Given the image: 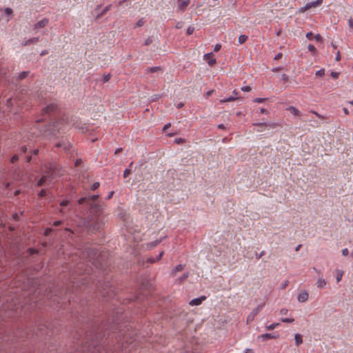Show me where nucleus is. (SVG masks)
Here are the masks:
<instances>
[{
	"label": "nucleus",
	"mask_w": 353,
	"mask_h": 353,
	"mask_svg": "<svg viewBox=\"0 0 353 353\" xmlns=\"http://www.w3.org/2000/svg\"><path fill=\"white\" fill-rule=\"evenodd\" d=\"M322 3L323 0H316L315 1L308 2L303 7L300 8L299 12H304L305 11L311 8H314L320 6L321 4H322Z\"/></svg>",
	"instance_id": "nucleus-1"
},
{
	"label": "nucleus",
	"mask_w": 353,
	"mask_h": 353,
	"mask_svg": "<svg viewBox=\"0 0 353 353\" xmlns=\"http://www.w3.org/2000/svg\"><path fill=\"white\" fill-rule=\"evenodd\" d=\"M190 4V0H178L177 9L180 12H184Z\"/></svg>",
	"instance_id": "nucleus-2"
},
{
	"label": "nucleus",
	"mask_w": 353,
	"mask_h": 353,
	"mask_svg": "<svg viewBox=\"0 0 353 353\" xmlns=\"http://www.w3.org/2000/svg\"><path fill=\"white\" fill-rule=\"evenodd\" d=\"M204 57L206 59L208 63L210 65H214L216 63V59L213 58L212 52L207 53L204 55Z\"/></svg>",
	"instance_id": "nucleus-3"
},
{
	"label": "nucleus",
	"mask_w": 353,
	"mask_h": 353,
	"mask_svg": "<svg viewBox=\"0 0 353 353\" xmlns=\"http://www.w3.org/2000/svg\"><path fill=\"white\" fill-rule=\"evenodd\" d=\"M309 295L307 292L303 291L299 293L297 296V299L299 302L303 303L305 302L308 299Z\"/></svg>",
	"instance_id": "nucleus-4"
},
{
	"label": "nucleus",
	"mask_w": 353,
	"mask_h": 353,
	"mask_svg": "<svg viewBox=\"0 0 353 353\" xmlns=\"http://www.w3.org/2000/svg\"><path fill=\"white\" fill-rule=\"evenodd\" d=\"M205 298L206 297L205 296H202L194 299L190 301L189 304L190 305H199L205 299Z\"/></svg>",
	"instance_id": "nucleus-5"
},
{
	"label": "nucleus",
	"mask_w": 353,
	"mask_h": 353,
	"mask_svg": "<svg viewBox=\"0 0 353 353\" xmlns=\"http://www.w3.org/2000/svg\"><path fill=\"white\" fill-rule=\"evenodd\" d=\"M48 23V19H43L34 24V29L41 28L46 26Z\"/></svg>",
	"instance_id": "nucleus-6"
},
{
	"label": "nucleus",
	"mask_w": 353,
	"mask_h": 353,
	"mask_svg": "<svg viewBox=\"0 0 353 353\" xmlns=\"http://www.w3.org/2000/svg\"><path fill=\"white\" fill-rule=\"evenodd\" d=\"M239 99L238 97L236 96H231L227 98H224L220 100L221 103H224L227 102L234 101L235 100H237Z\"/></svg>",
	"instance_id": "nucleus-7"
},
{
	"label": "nucleus",
	"mask_w": 353,
	"mask_h": 353,
	"mask_svg": "<svg viewBox=\"0 0 353 353\" xmlns=\"http://www.w3.org/2000/svg\"><path fill=\"white\" fill-rule=\"evenodd\" d=\"M278 336H279L278 335L274 336L272 334L266 333V334H261V336H259V338L262 340H264V339H274V338L276 339V338H278Z\"/></svg>",
	"instance_id": "nucleus-8"
},
{
	"label": "nucleus",
	"mask_w": 353,
	"mask_h": 353,
	"mask_svg": "<svg viewBox=\"0 0 353 353\" xmlns=\"http://www.w3.org/2000/svg\"><path fill=\"white\" fill-rule=\"evenodd\" d=\"M326 285V281L323 278H319L316 281V286L318 288H325Z\"/></svg>",
	"instance_id": "nucleus-9"
},
{
	"label": "nucleus",
	"mask_w": 353,
	"mask_h": 353,
	"mask_svg": "<svg viewBox=\"0 0 353 353\" xmlns=\"http://www.w3.org/2000/svg\"><path fill=\"white\" fill-rule=\"evenodd\" d=\"M188 276L189 274L188 272L183 274L182 276H181L180 278L177 279L175 281V283L177 284L181 283L184 280H185L188 277Z\"/></svg>",
	"instance_id": "nucleus-10"
},
{
	"label": "nucleus",
	"mask_w": 353,
	"mask_h": 353,
	"mask_svg": "<svg viewBox=\"0 0 353 353\" xmlns=\"http://www.w3.org/2000/svg\"><path fill=\"white\" fill-rule=\"evenodd\" d=\"M288 110H290L291 112V113L295 116H297L299 114V111L295 106H290L288 108Z\"/></svg>",
	"instance_id": "nucleus-11"
},
{
	"label": "nucleus",
	"mask_w": 353,
	"mask_h": 353,
	"mask_svg": "<svg viewBox=\"0 0 353 353\" xmlns=\"http://www.w3.org/2000/svg\"><path fill=\"white\" fill-rule=\"evenodd\" d=\"M183 265H181V264L177 265H176V267L172 270V271L171 274H172V275H174V274H176V272H180V271L183 270Z\"/></svg>",
	"instance_id": "nucleus-12"
},
{
	"label": "nucleus",
	"mask_w": 353,
	"mask_h": 353,
	"mask_svg": "<svg viewBox=\"0 0 353 353\" xmlns=\"http://www.w3.org/2000/svg\"><path fill=\"white\" fill-rule=\"evenodd\" d=\"M294 339H295V341H296V344L297 345H300L303 342L302 336H301V334H295Z\"/></svg>",
	"instance_id": "nucleus-13"
},
{
	"label": "nucleus",
	"mask_w": 353,
	"mask_h": 353,
	"mask_svg": "<svg viewBox=\"0 0 353 353\" xmlns=\"http://www.w3.org/2000/svg\"><path fill=\"white\" fill-rule=\"evenodd\" d=\"M343 271L341 270H338L336 271V282L339 283L342 277H343Z\"/></svg>",
	"instance_id": "nucleus-14"
},
{
	"label": "nucleus",
	"mask_w": 353,
	"mask_h": 353,
	"mask_svg": "<svg viewBox=\"0 0 353 353\" xmlns=\"http://www.w3.org/2000/svg\"><path fill=\"white\" fill-rule=\"evenodd\" d=\"M248 39V36H246L245 34H241L239 36V43L240 44H242L243 43H245Z\"/></svg>",
	"instance_id": "nucleus-15"
},
{
	"label": "nucleus",
	"mask_w": 353,
	"mask_h": 353,
	"mask_svg": "<svg viewBox=\"0 0 353 353\" xmlns=\"http://www.w3.org/2000/svg\"><path fill=\"white\" fill-rule=\"evenodd\" d=\"M161 70V68L160 67H152V68H148L146 71L148 72H157V71H159Z\"/></svg>",
	"instance_id": "nucleus-16"
},
{
	"label": "nucleus",
	"mask_w": 353,
	"mask_h": 353,
	"mask_svg": "<svg viewBox=\"0 0 353 353\" xmlns=\"http://www.w3.org/2000/svg\"><path fill=\"white\" fill-rule=\"evenodd\" d=\"M307 48H308L309 51H310L313 53V54H316V49L314 46H313L312 44H309L307 46Z\"/></svg>",
	"instance_id": "nucleus-17"
},
{
	"label": "nucleus",
	"mask_w": 353,
	"mask_h": 353,
	"mask_svg": "<svg viewBox=\"0 0 353 353\" xmlns=\"http://www.w3.org/2000/svg\"><path fill=\"white\" fill-rule=\"evenodd\" d=\"M46 176H43L38 181H37V185L38 186H41L43 183L46 181Z\"/></svg>",
	"instance_id": "nucleus-18"
},
{
	"label": "nucleus",
	"mask_w": 353,
	"mask_h": 353,
	"mask_svg": "<svg viewBox=\"0 0 353 353\" xmlns=\"http://www.w3.org/2000/svg\"><path fill=\"white\" fill-rule=\"evenodd\" d=\"M279 325V323H272V324L268 325L266 328L268 330H272L274 329L275 327H276Z\"/></svg>",
	"instance_id": "nucleus-19"
},
{
	"label": "nucleus",
	"mask_w": 353,
	"mask_h": 353,
	"mask_svg": "<svg viewBox=\"0 0 353 353\" xmlns=\"http://www.w3.org/2000/svg\"><path fill=\"white\" fill-rule=\"evenodd\" d=\"M281 321L284 323H293L294 321V319H293V318H281Z\"/></svg>",
	"instance_id": "nucleus-20"
},
{
	"label": "nucleus",
	"mask_w": 353,
	"mask_h": 353,
	"mask_svg": "<svg viewBox=\"0 0 353 353\" xmlns=\"http://www.w3.org/2000/svg\"><path fill=\"white\" fill-rule=\"evenodd\" d=\"M145 23V20L143 18L140 19L137 23L135 26L136 27H141Z\"/></svg>",
	"instance_id": "nucleus-21"
},
{
	"label": "nucleus",
	"mask_w": 353,
	"mask_h": 353,
	"mask_svg": "<svg viewBox=\"0 0 353 353\" xmlns=\"http://www.w3.org/2000/svg\"><path fill=\"white\" fill-rule=\"evenodd\" d=\"M163 254V252L162 251V252H161L159 253V254L158 255V256H157V259H150V260H149V261H150L151 263H154V262H155L156 261H159V260H160V259H161V257H162Z\"/></svg>",
	"instance_id": "nucleus-22"
},
{
	"label": "nucleus",
	"mask_w": 353,
	"mask_h": 353,
	"mask_svg": "<svg viewBox=\"0 0 353 353\" xmlns=\"http://www.w3.org/2000/svg\"><path fill=\"white\" fill-rule=\"evenodd\" d=\"M241 90L243 91V92H250L251 91L252 88L250 85H245V86H242Z\"/></svg>",
	"instance_id": "nucleus-23"
},
{
	"label": "nucleus",
	"mask_w": 353,
	"mask_h": 353,
	"mask_svg": "<svg viewBox=\"0 0 353 353\" xmlns=\"http://www.w3.org/2000/svg\"><path fill=\"white\" fill-rule=\"evenodd\" d=\"M194 31V28L192 26H189L187 28V34L190 35L193 33Z\"/></svg>",
	"instance_id": "nucleus-24"
},
{
	"label": "nucleus",
	"mask_w": 353,
	"mask_h": 353,
	"mask_svg": "<svg viewBox=\"0 0 353 353\" xmlns=\"http://www.w3.org/2000/svg\"><path fill=\"white\" fill-rule=\"evenodd\" d=\"M325 74V70L321 69L316 72V75L319 77H323Z\"/></svg>",
	"instance_id": "nucleus-25"
},
{
	"label": "nucleus",
	"mask_w": 353,
	"mask_h": 353,
	"mask_svg": "<svg viewBox=\"0 0 353 353\" xmlns=\"http://www.w3.org/2000/svg\"><path fill=\"white\" fill-rule=\"evenodd\" d=\"M265 100H266L265 98H255L254 99V102L259 103L264 102Z\"/></svg>",
	"instance_id": "nucleus-26"
},
{
	"label": "nucleus",
	"mask_w": 353,
	"mask_h": 353,
	"mask_svg": "<svg viewBox=\"0 0 353 353\" xmlns=\"http://www.w3.org/2000/svg\"><path fill=\"white\" fill-rule=\"evenodd\" d=\"M312 113L314 114L316 116H317L319 118L321 119H325V117L323 116L322 114L318 113L317 112L314 111V110H311L310 111Z\"/></svg>",
	"instance_id": "nucleus-27"
},
{
	"label": "nucleus",
	"mask_w": 353,
	"mask_h": 353,
	"mask_svg": "<svg viewBox=\"0 0 353 353\" xmlns=\"http://www.w3.org/2000/svg\"><path fill=\"white\" fill-rule=\"evenodd\" d=\"M99 182H94L92 186H91V189L94 190L96 189H97L99 187Z\"/></svg>",
	"instance_id": "nucleus-28"
},
{
	"label": "nucleus",
	"mask_w": 353,
	"mask_h": 353,
	"mask_svg": "<svg viewBox=\"0 0 353 353\" xmlns=\"http://www.w3.org/2000/svg\"><path fill=\"white\" fill-rule=\"evenodd\" d=\"M18 160H19V157H18V155L15 154L11 158L10 161L12 163H14V162L17 161Z\"/></svg>",
	"instance_id": "nucleus-29"
},
{
	"label": "nucleus",
	"mask_w": 353,
	"mask_h": 353,
	"mask_svg": "<svg viewBox=\"0 0 353 353\" xmlns=\"http://www.w3.org/2000/svg\"><path fill=\"white\" fill-rule=\"evenodd\" d=\"M46 194V191L44 189H42L38 194L39 196L41 197Z\"/></svg>",
	"instance_id": "nucleus-30"
},
{
	"label": "nucleus",
	"mask_w": 353,
	"mask_h": 353,
	"mask_svg": "<svg viewBox=\"0 0 353 353\" xmlns=\"http://www.w3.org/2000/svg\"><path fill=\"white\" fill-rule=\"evenodd\" d=\"M52 232V228H47L45 231H44V235L45 236H48L49 235V234Z\"/></svg>",
	"instance_id": "nucleus-31"
},
{
	"label": "nucleus",
	"mask_w": 353,
	"mask_h": 353,
	"mask_svg": "<svg viewBox=\"0 0 353 353\" xmlns=\"http://www.w3.org/2000/svg\"><path fill=\"white\" fill-rule=\"evenodd\" d=\"M130 174V169H125L123 172V176L126 177Z\"/></svg>",
	"instance_id": "nucleus-32"
},
{
	"label": "nucleus",
	"mask_w": 353,
	"mask_h": 353,
	"mask_svg": "<svg viewBox=\"0 0 353 353\" xmlns=\"http://www.w3.org/2000/svg\"><path fill=\"white\" fill-rule=\"evenodd\" d=\"M281 78H282V79H283L284 81H285V82H287V81H289V77H288V76L287 74H282V76H281Z\"/></svg>",
	"instance_id": "nucleus-33"
},
{
	"label": "nucleus",
	"mask_w": 353,
	"mask_h": 353,
	"mask_svg": "<svg viewBox=\"0 0 353 353\" xmlns=\"http://www.w3.org/2000/svg\"><path fill=\"white\" fill-rule=\"evenodd\" d=\"M183 22H182V21H179V22H177V23H176V26H175V28H177V29H179V28H182V27H183Z\"/></svg>",
	"instance_id": "nucleus-34"
},
{
	"label": "nucleus",
	"mask_w": 353,
	"mask_h": 353,
	"mask_svg": "<svg viewBox=\"0 0 353 353\" xmlns=\"http://www.w3.org/2000/svg\"><path fill=\"white\" fill-rule=\"evenodd\" d=\"M339 74L338 72H331V76L334 78V79H337L339 77Z\"/></svg>",
	"instance_id": "nucleus-35"
},
{
	"label": "nucleus",
	"mask_w": 353,
	"mask_h": 353,
	"mask_svg": "<svg viewBox=\"0 0 353 353\" xmlns=\"http://www.w3.org/2000/svg\"><path fill=\"white\" fill-rule=\"evenodd\" d=\"M39 40V38L37 37V38H34L32 39H30L28 41H27L26 43H25V45H27L28 43H30V42H34V41H37Z\"/></svg>",
	"instance_id": "nucleus-36"
},
{
	"label": "nucleus",
	"mask_w": 353,
	"mask_h": 353,
	"mask_svg": "<svg viewBox=\"0 0 353 353\" xmlns=\"http://www.w3.org/2000/svg\"><path fill=\"white\" fill-rule=\"evenodd\" d=\"M221 45L219 44V43H217V44L215 45V46L214 48V50L216 51V52L219 51L221 49Z\"/></svg>",
	"instance_id": "nucleus-37"
},
{
	"label": "nucleus",
	"mask_w": 353,
	"mask_h": 353,
	"mask_svg": "<svg viewBox=\"0 0 353 353\" xmlns=\"http://www.w3.org/2000/svg\"><path fill=\"white\" fill-rule=\"evenodd\" d=\"M288 312V310L286 308H283L280 311L281 314H287Z\"/></svg>",
	"instance_id": "nucleus-38"
},
{
	"label": "nucleus",
	"mask_w": 353,
	"mask_h": 353,
	"mask_svg": "<svg viewBox=\"0 0 353 353\" xmlns=\"http://www.w3.org/2000/svg\"><path fill=\"white\" fill-rule=\"evenodd\" d=\"M110 74H108L107 75H105L104 77H103V82H107L110 80Z\"/></svg>",
	"instance_id": "nucleus-39"
},
{
	"label": "nucleus",
	"mask_w": 353,
	"mask_h": 353,
	"mask_svg": "<svg viewBox=\"0 0 353 353\" xmlns=\"http://www.w3.org/2000/svg\"><path fill=\"white\" fill-rule=\"evenodd\" d=\"M28 252H30V254H33L37 253V251L35 249H34V248H29L28 249Z\"/></svg>",
	"instance_id": "nucleus-40"
},
{
	"label": "nucleus",
	"mask_w": 353,
	"mask_h": 353,
	"mask_svg": "<svg viewBox=\"0 0 353 353\" xmlns=\"http://www.w3.org/2000/svg\"><path fill=\"white\" fill-rule=\"evenodd\" d=\"M342 254L345 256H347L348 254V250L347 248H345L342 250Z\"/></svg>",
	"instance_id": "nucleus-41"
},
{
	"label": "nucleus",
	"mask_w": 353,
	"mask_h": 353,
	"mask_svg": "<svg viewBox=\"0 0 353 353\" xmlns=\"http://www.w3.org/2000/svg\"><path fill=\"white\" fill-rule=\"evenodd\" d=\"M5 12H6V13L7 14H10L12 12V9H11V8H6L5 9Z\"/></svg>",
	"instance_id": "nucleus-42"
},
{
	"label": "nucleus",
	"mask_w": 353,
	"mask_h": 353,
	"mask_svg": "<svg viewBox=\"0 0 353 353\" xmlns=\"http://www.w3.org/2000/svg\"><path fill=\"white\" fill-rule=\"evenodd\" d=\"M68 204V201H67V200H63V201H62L60 203V205H61V206H65V205H67Z\"/></svg>",
	"instance_id": "nucleus-43"
},
{
	"label": "nucleus",
	"mask_w": 353,
	"mask_h": 353,
	"mask_svg": "<svg viewBox=\"0 0 353 353\" xmlns=\"http://www.w3.org/2000/svg\"><path fill=\"white\" fill-rule=\"evenodd\" d=\"M315 39L318 41H320L322 40V37L319 34H317L315 35Z\"/></svg>",
	"instance_id": "nucleus-44"
},
{
	"label": "nucleus",
	"mask_w": 353,
	"mask_h": 353,
	"mask_svg": "<svg viewBox=\"0 0 353 353\" xmlns=\"http://www.w3.org/2000/svg\"><path fill=\"white\" fill-rule=\"evenodd\" d=\"M152 41V39L151 37H148L145 41V45H148L149 43H150Z\"/></svg>",
	"instance_id": "nucleus-45"
},
{
	"label": "nucleus",
	"mask_w": 353,
	"mask_h": 353,
	"mask_svg": "<svg viewBox=\"0 0 353 353\" xmlns=\"http://www.w3.org/2000/svg\"><path fill=\"white\" fill-rule=\"evenodd\" d=\"M312 36H313V34H312L311 32H307V33L306 34V37H307V39H312Z\"/></svg>",
	"instance_id": "nucleus-46"
},
{
	"label": "nucleus",
	"mask_w": 353,
	"mask_h": 353,
	"mask_svg": "<svg viewBox=\"0 0 353 353\" xmlns=\"http://www.w3.org/2000/svg\"><path fill=\"white\" fill-rule=\"evenodd\" d=\"M349 26L353 28V19L350 18L348 20Z\"/></svg>",
	"instance_id": "nucleus-47"
},
{
	"label": "nucleus",
	"mask_w": 353,
	"mask_h": 353,
	"mask_svg": "<svg viewBox=\"0 0 353 353\" xmlns=\"http://www.w3.org/2000/svg\"><path fill=\"white\" fill-rule=\"evenodd\" d=\"M282 57V53L279 52L278 53L275 57H274V59L276 60V59H279Z\"/></svg>",
	"instance_id": "nucleus-48"
},
{
	"label": "nucleus",
	"mask_w": 353,
	"mask_h": 353,
	"mask_svg": "<svg viewBox=\"0 0 353 353\" xmlns=\"http://www.w3.org/2000/svg\"><path fill=\"white\" fill-rule=\"evenodd\" d=\"M340 59H341L340 52L338 51L337 53H336V56L335 60L338 61Z\"/></svg>",
	"instance_id": "nucleus-49"
},
{
	"label": "nucleus",
	"mask_w": 353,
	"mask_h": 353,
	"mask_svg": "<svg viewBox=\"0 0 353 353\" xmlns=\"http://www.w3.org/2000/svg\"><path fill=\"white\" fill-rule=\"evenodd\" d=\"M85 200V197H82V198L79 199L78 202H79V204H82V203H83Z\"/></svg>",
	"instance_id": "nucleus-50"
},
{
	"label": "nucleus",
	"mask_w": 353,
	"mask_h": 353,
	"mask_svg": "<svg viewBox=\"0 0 353 353\" xmlns=\"http://www.w3.org/2000/svg\"><path fill=\"white\" fill-rule=\"evenodd\" d=\"M121 151H122V148H118L117 149H116L114 154H117L120 153Z\"/></svg>",
	"instance_id": "nucleus-51"
},
{
	"label": "nucleus",
	"mask_w": 353,
	"mask_h": 353,
	"mask_svg": "<svg viewBox=\"0 0 353 353\" xmlns=\"http://www.w3.org/2000/svg\"><path fill=\"white\" fill-rule=\"evenodd\" d=\"M61 221H54V223H53V225H54V226H57V225H60V224H61Z\"/></svg>",
	"instance_id": "nucleus-52"
},
{
	"label": "nucleus",
	"mask_w": 353,
	"mask_h": 353,
	"mask_svg": "<svg viewBox=\"0 0 353 353\" xmlns=\"http://www.w3.org/2000/svg\"><path fill=\"white\" fill-rule=\"evenodd\" d=\"M218 128H219V129H223V130H225V129H226L225 126L223 124H219V125H218Z\"/></svg>",
	"instance_id": "nucleus-53"
},
{
	"label": "nucleus",
	"mask_w": 353,
	"mask_h": 353,
	"mask_svg": "<svg viewBox=\"0 0 353 353\" xmlns=\"http://www.w3.org/2000/svg\"><path fill=\"white\" fill-rule=\"evenodd\" d=\"M281 70V67H277V68H273V69H272V71H273V72H278V71H279V70Z\"/></svg>",
	"instance_id": "nucleus-54"
},
{
	"label": "nucleus",
	"mask_w": 353,
	"mask_h": 353,
	"mask_svg": "<svg viewBox=\"0 0 353 353\" xmlns=\"http://www.w3.org/2000/svg\"><path fill=\"white\" fill-rule=\"evenodd\" d=\"M183 141V139L181 138H179V139H175V142L176 143H181Z\"/></svg>",
	"instance_id": "nucleus-55"
},
{
	"label": "nucleus",
	"mask_w": 353,
	"mask_h": 353,
	"mask_svg": "<svg viewBox=\"0 0 353 353\" xmlns=\"http://www.w3.org/2000/svg\"><path fill=\"white\" fill-rule=\"evenodd\" d=\"M245 353H254V350L252 349H247Z\"/></svg>",
	"instance_id": "nucleus-56"
},
{
	"label": "nucleus",
	"mask_w": 353,
	"mask_h": 353,
	"mask_svg": "<svg viewBox=\"0 0 353 353\" xmlns=\"http://www.w3.org/2000/svg\"><path fill=\"white\" fill-rule=\"evenodd\" d=\"M170 126V123H168V124H166V125H164V127H163V130H166L167 128H168Z\"/></svg>",
	"instance_id": "nucleus-57"
},
{
	"label": "nucleus",
	"mask_w": 353,
	"mask_h": 353,
	"mask_svg": "<svg viewBox=\"0 0 353 353\" xmlns=\"http://www.w3.org/2000/svg\"><path fill=\"white\" fill-rule=\"evenodd\" d=\"M27 74V72H23L22 74H20V78L22 79V78H24Z\"/></svg>",
	"instance_id": "nucleus-58"
},
{
	"label": "nucleus",
	"mask_w": 353,
	"mask_h": 353,
	"mask_svg": "<svg viewBox=\"0 0 353 353\" xmlns=\"http://www.w3.org/2000/svg\"><path fill=\"white\" fill-rule=\"evenodd\" d=\"M260 112H261V113H267V112H268V111H267V110H266V109H265V108H261V109L260 110Z\"/></svg>",
	"instance_id": "nucleus-59"
},
{
	"label": "nucleus",
	"mask_w": 353,
	"mask_h": 353,
	"mask_svg": "<svg viewBox=\"0 0 353 353\" xmlns=\"http://www.w3.org/2000/svg\"><path fill=\"white\" fill-rule=\"evenodd\" d=\"M343 112H344V113L345 114H349V111L347 110V109L346 108H343Z\"/></svg>",
	"instance_id": "nucleus-60"
},
{
	"label": "nucleus",
	"mask_w": 353,
	"mask_h": 353,
	"mask_svg": "<svg viewBox=\"0 0 353 353\" xmlns=\"http://www.w3.org/2000/svg\"><path fill=\"white\" fill-rule=\"evenodd\" d=\"M232 94H233L232 96L238 97V92L236 90H233Z\"/></svg>",
	"instance_id": "nucleus-61"
},
{
	"label": "nucleus",
	"mask_w": 353,
	"mask_h": 353,
	"mask_svg": "<svg viewBox=\"0 0 353 353\" xmlns=\"http://www.w3.org/2000/svg\"><path fill=\"white\" fill-rule=\"evenodd\" d=\"M38 153H39V150L38 149H36V150H33V152H32V154L34 155H37V154H38Z\"/></svg>",
	"instance_id": "nucleus-62"
},
{
	"label": "nucleus",
	"mask_w": 353,
	"mask_h": 353,
	"mask_svg": "<svg viewBox=\"0 0 353 353\" xmlns=\"http://www.w3.org/2000/svg\"><path fill=\"white\" fill-rule=\"evenodd\" d=\"M113 194H114L113 191L110 192L108 196V199H110L112 196Z\"/></svg>",
	"instance_id": "nucleus-63"
},
{
	"label": "nucleus",
	"mask_w": 353,
	"mask_h": 353,
	"mask_svg": "<svg viewBox=\"0 0 353 353\" xmlns=\"http://www.w3.org/2000/svg\"><path fill=\"white\" fill-rule=\"evenodd\" d=\"M98 197V195H93L91 196V199L94 200Z\"/></svg>",
	"instance_id": "nucleus-64"
}]
</instances>
